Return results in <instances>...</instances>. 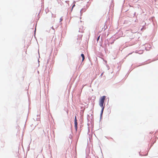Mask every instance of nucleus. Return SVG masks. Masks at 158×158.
<instances>
[{"mask_svg":"<svg viewBox=\"0 0 158 158\" xmlns=\"http://www.w3.org/2000/svg\"><path fill=\"white\" fill-rule=\"evenodd\" d=\"M106 97L105 96L101 97L99 100V105L101 107H105L104 105V103L105 100L106 99Z\"/></svg>","mask_w":158,"mask_h":158,"instance_id":"1","label":"nucleus"},{"mask_svg":"<svg viewBox=\"0 0 158 158\" xmlns=\"http://www.w3.org/2000/svg\"><path fill=\"white\" fill-rule=\"evenodd\" d=\"M77 122H76V121H75L74 122V127H75V129L76 131L77 130Z\"/></svg>","mask_w":158,"mask_h":158,"instance_id":"2","label":"nucleus"},{"mask_svg":"<svg viewBox=\"0 0 158 158\" xmlns=\"http://www.w3.org/2000/svg\"><path fill=\"white\" fill-rule=\"evenodd\" d=\"M81 56L82 57V61H83L84 60V59H85L84 55L83 54H81Z\"/></svg>","mask_w":158,"mask_h":158,"instance_id":"3","label":"nucleus"},{"mask_svg":"<svg viewBox=\"0 0 158 158\" xmlns=\"http://www.w3.org/2000/svg\"><path fill=\"white\" fill-rule=\"evenodd\" d=\"M85 9H82L81 10V12L82 13V12H85Z\"/></svg>","mask_w":158,"mask_h":158,"instance_id":"4","label":"nucleus"},{"mask_svg":"<svg viewBox=\"0 0 158 158\" xmlns=\"http://www.w3.org/2000/svg\"><path fill=\"white\" fill-rule=\"evenodd\" d=\"M102 108V110H101V114H102L103 113V110H104V107H101Z\"/></svg>","mask_w":158,"mask_h":158,"instance_id":"5","label":"nucleus"},{"mask_svg":"<svg viewBox=\"0 0 158 158\" xmlns=\"http://www.w3.org/2000/svg\"><path fill=\"white\" fill-rule=\"evenodd\" d=\"M76 121L77 122V117L76 116L75 117V118H74V122Z\"/></svg>","mask_w":158,"mask_h":158,"instance_id":"6","label":"nucleus"},{"mask_svg":"<svg viewBox=\"0 0 158 158\" xmlns=\"http://www.w3.org/2000/svg\"><path fill=\"white\" fill-rule=\"evenodd\" d=\"M100 36H99L97 38V41H98L99 39Z\"/></svg>","mask_w":158,"mask_h":158,"instance_id":"7","label":"nucleus"},{"mask_svg":"<svg viewBox=\"0 0 158 158\" xmlns=\"http://www.w3.org/2000/svg\"><path fill=\"white\" fill-rule=\"evenodd\" d=\"M75 6V4L73 5V6H72V9H73V8L74 7V6Z\"/></svg>","mask_w":158,"mask_h":158,"instance_id":"8","label":"nucleus"},{"mask_svg":"<svg viewBox=\"0 0 158 158\" xmlns=\"http://www.w3.org/2000/svg\"><path fill=\"white\" fill-rule=\"evenodd\" d=\"M60 21H61L62 20V19H60Z\"/></svg>","mask_w":158,"mask_h":158,"instance_id":"9","label":"nucleus"}]
</instances>
